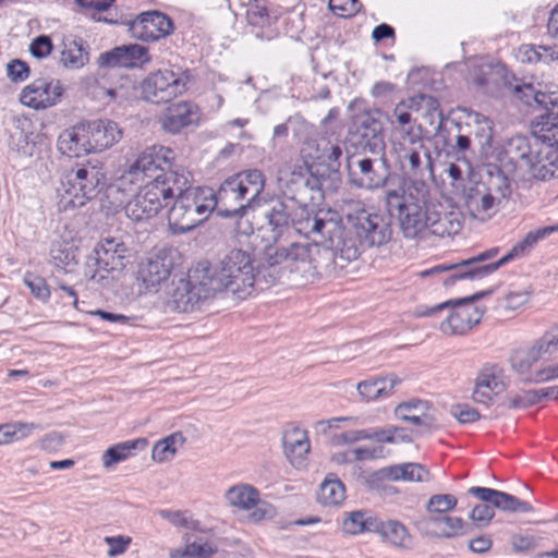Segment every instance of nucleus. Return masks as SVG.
<instances>
[{"mask_svg":"<svg viewBox=\"0 0 558 558\" xmlns=\"http://www.w3.org/2000/svg\"><path fill=\"white\" fill-rule=\"evenodd\" d=\"M223 500L232 512L244 514L253 523L270 520L276 513L274 506L263 500L259 490L247 483L228 487Z\"/></svg>","mask_w":558,"mask_h":558,"instance_id":"nucleus-15","label":"nucleus"},{"mask_svg":"<svg viewBox=\"0 0 558 558\" xmlns=\"http://www.w3.org/2000/svg\"><path fill=\"white\" fill-rule=\"evenodd\" d=\"M288 228V215L281 202H275L267 214V222L260 229V236L265 241V248L271 250V245L280 242Z\"/></svg>","mask_w":558,"mask_h":558,"instance_id":"nucleus-31","label":"nucleus"},{"mask_svg":"<svg viewBox=\"0 0 558 558\" xmlns=\"http://www.w3.org/2000/svg\"><path fill=\"white\" fill-rule=\"evenodd\" d=\"M100 180V171L90 165L70 172L56 192L58 210L71 213L85 206L96 194Z\"/></svg>","mask_w":558,"mask_h":558,"instance_id":"nucleus-9","label":"nucleus"},{"mask_svg":"<svg viewBox=\"0 0 558 558\" xmlns=\"http://www.w3.org/2000/svg\"><path fill=\"white\" fill-rule=\"evenodd\" d=\"M450 415L461 424L475 423L481 418L480 412L468 403H453L449 408Z\"/></svg>","mask_w":558,"mask_h":558,"instance_id":"nucleus-53","label":"nucleus"},{"mask_svg":"<svg viewBox=\"0 0 558 558\" xmlns=\"http://www.w3.org/2000/svg\"><path fill=\"white\" fill-rule=\"evenodd\" d=\"M174 189L143 184L124 205V216L133 225H145L156 218L166 204L174 197Z\"/></svg>","mask_w":558,"mask_h":558,"instance_id":"nucleus-13","label":"nucleus"},{"mask_svg":"<svg viewBox=\"0 0 558 558\" xmlns=\"http://www.w3.org/2000/svg\"><path fill=\"white\" fill-rule=\"evenodd\" d=\"M328 7L331 12L339 17L353 16L360 10V5L356 0H329Z\"/></svg>","mask_w":558,"mask_h":558,"instance_id":"nucleus-59","label":"nucleus"},{"mask_svg":"<svg viewBox=\"0 0 558 558\" xmlns=\"http://www.w3.org/2000/svg\"><path fill=\"white\" fill-rule=\"evenodd\" d=\"M499 264L482 265L480 259H469L457 265L448 267H434L418 272V277L424 279L428 276L440 274L445 270L450 271L446 284H453L457 280L481 279L497 269Z\"/></svg>","mask_w":558,"mask_h":558,"instance_id":"nucleus-27","label":"nucleus"},{"mask_svg":"<svg viewBox=\"0 0 558 558\" xmlns=\"http://www.w3.org/2000/svg\"><path fill=\"white\" fill-rule=\"evenodd\" d=\"M281 441L288 462L294 469L305 468L311 451L307 430L296 425L290 426L283 430Z\"/></svg>","mask_w":558,"mask_h":558,"instance_id":"nucleus-26","label":"nucleus"},{"mask_svg":"<svg viewBox=\"0 0 558 558\" xmlns=\"http://www.w3.org/2000/svg\"><path fill=\"white\" fill-rule=\"evenodd\" d=\"M282 260L291 262L295 265H306L311 263L308 247L306 245L291 244L289 247L279 246L274 250V263Z\"/></svg>","mask_w":558,"mask_h":558,"instance_id":"nucleus-47","label":"nucleus"},{"mask_svg":"<svg viewBox=\"0 0 558 558\" xmlns=\"http://www.w3.org/2000/svg\"><path fill=\"white\" fill-rule=\"evenodd\" d=\"M57 149L69 158H81L93 154L85 122L64 129L57 138Z\"/></svg>","mask_w":558,"mask_h":558,"instance_id":"nucleus-28","label":"nucleus"},{"mask_svg":"<svg viewBox=\"0 0 558 558\" xmlns=\"http://www.w3.org/2000/svg\"><path fill=\"white\" fill-rule=\"evenodd\" d=\"M39 134L33 131L31 123L19 125L9 137V148L21 158H32L38 153Z\"/></svg>","mask_w":558,"mask_h":558,"instance_id":"nucleus-35","label":"nucleus"},{"mask_svg":"<svg viewBox=\"0 0 558 558\" xmlns=\"http://www.w3.org/2000/svg\"><path fill=\"white\" fill-rule=\"evenodd\" d=\"M495 508H498L504 511H511V512H524L530 513L533 511V508L530 504L525 501H521L517 498H514L511 495H508L504 492H499L498 499L496 500V504L494 506Z\"/></svg>","mask_w":558,"mask_h":558,"instance_id":"nucleus-52","label":"nucleus"},{"mask_svg":"<svg viewBox=\"0 0 558 558\" xmlns=\"http://www.w3.org/2000/svg\"><path fill=\"white\" fill-rule=\"evenodd\" d=\"M495 191L486 182H475L465 192V205L472 218L478 221L490 219L497 211Z\"/></svg>","mask_w":558,"mask_h":558,"instance_id":"nucleus-25","label":"nucleus"},{"mask_svg":"<svg viewBox=\"0 0 558 558\" xmlns=\"http://www.w3.org/2000/svg\"><path fill=\"white\" fill-rule=\"evenodd\" d=\"M416 113L414 122H424L427 128L426 137L435 132L440 125V112L432 100H424L421 105L416 104Z\"/></svg>","mask_w":558,"mask_h":558,"instance_id":"nucleus-48","label":"nucleus"},{"mask_svg":"<svg viewBox=\"0 0 558 558\" xmlns=\"http://www.w3.org/2000/svg\"><path fill=\"white\" fill-rule=\"evenodd\" d=\"M197 108L187 101H179L167 108L162 119V128L168 132L175 133L197 122Z\"/></svg>","mask_w":558,"mask_h":558,"instance_id":"nucleus-33","label":"nucleus"},{"mask_svg":"<svg viewBox=\"0 0 558 558\" xmlns=\"http://www.w3.org/2000/svg\"><path fill=\"white\" fill-rule=\"evenodd\" d=\"M185 442L186 437L180 430L162 436L151 445L149 452L150 461L157 465L172 463L182 451Z\"/></svg>","mask_w":558,"mask_h":558,"instance_id":"nucleus-30","label":"nucleus"},{"mask_svg":"<svg viewBox=\"0 0 558 558\" xmlns=\"http://www.w3.org/2000/svg\"><path fill=\"white\" fill-rule=\"evenodd\" d=\"M54 50L53 41L48 35H38L29 40L27 52L36 61L50 59Z\"/></svg>","mask_w":558,"mask_h":558,"instance_id":"nucleus-50","label":"nucleus"},{"mask_svg":"<svg viewBox=\"0 0 558 558\" xmlns=\"http://www.w3.org/2000/svg\"><path fill=\"white\" fill-rule=\"evenodd\" d=\"M347 499V488L342 481L333 473L327 474L320 482L315 501L324 509L341 508Z\"/></svg>","mask_w":558,"mask_h":558,"instance_id":"nucleus-32","label":"nucleus"},{"mask_svg":"<svg viewBox=\"0 0 558 558\" xmlns=\"http://www.w3.org/2000/svg\"><path fill=\"white\" fill-rule=\"evenodd\" d=\"M93 154H99L122 138V130L114 121L108 119H95L85 121Z\"/></svg>","mask_w":558,"mask_h":558,"instance_id":"nucleus-29","label":"nucleus"},{"mask_svg":"<svg viewBox=\"0 0 558 558\" xmlns=\"http://www.w3.org/2000/svg\"><path fill=\"white\" fill-rule=\"evenodd\" d=\"M8 78L13 83L25 82L31 76L29 65L20 59H13L5 66Z\"/></svg>","mask_w":558,"mask_h":558,"instance_id":"nucleus-55","label":"nucleus"},{"mask_svg":"<svg viewBox=\"0 0 558 558\" xmlns=\"http://www.w3.org/2000/svg\"><path fill=\"white\" fill-rule=\"evenodd\" d=\"M427 128L424 122L415 125H407L401 128L402 141L411 145L420 144L426 137Z\"/></svg>","mask_w":558,"mask_h":558,"instance_id":"nucleus-61","label":"nucleus"},{"mask_svg":"<svg viewBox=\"0 0 558 558\" xmlns=\"http://www.w3.org/2000/svg\"><path fill=\"white\" fill-rule=\"evenodd\" d=\"M86 93L92 100L117 109L129 107L135 99V86L126 78L113 85H105L94 80L87 86Z\"/></svg>","mask_w":558,"mask_h":558,"instance_id":"nucleus-23","label":"nucleus"},{"mask_svg":"<svg viewBox=\"0 0 558 558\" xmlns=\"http://www.w3.org/2000/svg\"><path fill=\"white\" fill-rule=\"evenodd\" d=\"M530 298L531 289L529 287H513L504 295V310L507 312L520 311L529 303Z\"/></svg>","mask_w":558,"mask_h":558,"instance_id":"nucleus-49","label":"nucleus"},{"mask_svg":"<svg viewBox=\"0 0 558 558\" xmlns=\"http://www.w3.org/2000/svg\"><path fill=\"white\" fill-rule=\"evenodd\" d=\"M217 553L215 542L196 537L184 544L182 550L172 549L169 551V558H210Z\"/></svg>","mask_w":558,"mask_h":558,"instance_id":"nucleus-42","label":"nucleus"},{"mask_svg":"<svg viewBox=\"0 0 558 558\" xmlns=\"http://www.w3.org/2000/svg\"><path fill=\"white\" fill-rule=\"evenodd\" d=\"M349 421L350 418L344 416L319 420L314 423L313 430L317 435L325 436L329 434L331 430L338 429L341 425L347 424Z\"/></svg>","mask_w":558,"mask_h":558,"instance_id":"nucleus-62","label":"nucleus"},{"mask_svg":"<svg viewBox=\"0 0 558 558\" xmlns=\"http://www.w3.org/2000/svg\"><path fill=\"white\" fill-rule=\"evenodd\" d=\"M24 283L29 289L34 298L41 302H46L50 298V289L47 281L41 277H26Z\"/></svg>","mask_w":558,"mask_h":558,"instance_id":"nucleus-58","label":"nucleus"},{"mask_svg":"<svg viewBox=\"0 0 558 558\" xmlns=\"http://www.w3.org/2000/svg\"><path fill=\"white\" fill-rule=\"evenodd\" d=\"M397 214L399 230L408 241L422 242L432 236H452L461 228L458 211L418 194L402 195Z\"/></svg>","mask_w":558,"mask_h":558,"instance_id":"nucleus-2","label":"nucleus"},{"mask_svg":"<svg viewBox=\"0 0 558 558\" xmlns=\"http://www.w3.org/2000/svg\"><path fill=\"white\" fill-rule=\"evenodd\" d=\"M64 445V436L60 433H49L37 440V447L45 452H56Z\"/></svg>","mask_w":558,"mask_h":558,"instance_id":"nucleus-63","label":"nucleus"},{"mask_svg":"<svg viewBox=\"0 0 558 558\" xmlns=\"http://www.w3.org/2000/svg\"><path fill=\"white\" fill-rule=\"evenodd\" d=\"M299 231L314 244L330 248L347 260L356 259L355 245L347 241L345 229L329 217L307 216L299 221Z\"/></svg>","mask_w":558,"mask_h":558,"instance_id":"nucleus-12","label":"nucleus"},{"mask_svg":"<svg viewBox=\"0 0 558 558\" xmlns=\"http://www.w3.org/2000/svg\"><path fill=\"white\" fill-rule=\"evenodd\" d=\"M416 112V101L400 102L393 109V114L401 128L409 125L412 120V112Z\"/></svg>","mask_w":558,"mask_h":558,"instance_id":"nucleus-64","label":"nucleus"},{"mask_svg":"<svg viewBox=\"0 0 558 558\" xmlns=\"http://www.w3.org/2000/svg\"><path fill=\"white\" fill-rule=\"evenodd\" d=\"M264 185L265 180L259 171L238 173L220 185L216 195L217 205L221 206L226 215L235 213L244 206L245 202L253 201L258 196Z\"/></svg>","mask_w":558,"mask_h":558,"instance_id":"nucleus-14","label":"nucleus"},{"mask_svg":"<svg viewBox=\"0 0 558 558\" xmlns=\"http://www.w3.org/2000/svg\"><path fill=\"white\" fill-rule=\"evenodd\" d=\"M374 525V518L364 510L347 512L339 522L342 535L353 537L369 533Z\"/></svg>","mask_w":558,"mask_h":558,"instance_id":"nucleus-40","label":"nucleus"},{"mask_svg":"<svg viewBox=\"0 0 558 558\" xmlns=\"http://www.w3.org/2000/svg\"><path fill=\"white\" fill-rule=\"evenodd\" d=\"M510 368L527 384L558 379V339L535 343L510 356Z\"/></svg>","mask_w":558,"mask_h":558,"instance_id":"nucleus-7","label":"nucleus"},{"mask_svg":"<svg viewBox=\"0 0 558 558\" xmlns=\"http://www.w3.org/2000/svg\"><path fill=\"white\" fill-rule=\"evenodd\" d=\"M246 16L254 26H264L269 20L267 8L258 0H253L248 3Z\"/></svg>","mask_w":558,"mask_h":558,"instance_id":"nucleus-57","label":"nucleus"},{"mask_svg":"<svg viewBox=\"0 0 558 558\" xmlns=\"http://www.w3.org/2000/svg\"><path fill=\"white\" fill-rule=\"evenodd\" d=\"M185 89L186 80L184 74L171 68L153 71L140 83L142 99L154 105L169 102L182 95Z\"/></svg>","mask_w":558,"mask_h":558,"instance_id":"nucleus-16","label":"nucleus"},{"mask_svg":"<svg viewBox=\"0 0 558 558\" xmlns=\"http://www.w3.org/2000/svg\"><path fill=\"white\" fill-rule=\"evenodd\" d=\"M433 527V534L440 538H457L468 533L469 524L463 518L446 514L439 521H437Z\"/></svg>","mask_w":558,"mask_h":558,"instance_id":"nucleus-44","label":"nucleus"},{"mask_svg":"<svg viewBox=\"0 0 558 558\" xmlns=\"http://www.w3.org/2000/svg\"><path fill=\"white\" fill-rule=\"evenodd\" d=\"M150 63L148 49L130 44L114 47L108 51L100 53L96 59L99 69H141Z\"/></svg>","mask_w":558,"mask_h":558,"instance_id":"nucleus-21","label":"nucleus"},{"mask_svg":"<svg viewBox=\"0 0 558 558\" xmlns=\"http://www.w3.org/2000/svg\"><path fill=\"white\" fill-rule=\"evenodd\" d=\"M179 254L172 248H159L142 264L135 282L129 292L130 298L146 293H159L168 288V280L179 262Z\"/></svg>","mask_w":558,"mask_h":558,"instance_id":"nucleus-11","label":"nucleus"},{"mask_svg":"<svg viewBox=\"0 0 558 558\" xmlns=\"http://www.w3.org/2000/svg\"><path fill=\"white\" fill-rule=\"evenodd\" d=\"M515 97L527 106L535 105L539 109H558V93L543 90L539 86L523 83L514 87Z\"/></svg>","mask_w":558,"mask_h":558,"instance_id":"nucleus-34","label":"nucleus"},{"mask_svg":"<svg viewBox=\"0 0 558 558\" xmlns=\"http://www.w3.org/2000/svg\"><path fill=\"white\" fill-rule=\"evenodd\" d=\"M410 432L400 426L366 429H349L338 434L333 442L338 448L330 451L328 460L336 469L349 470L350 477L367 489H379L385 482L424 483L430 480L426 466L416 462L388 464L366 470L362 462L383 460L388 456L384 445H408Z\"/></svg>","mask_w":558,"mask_h":558,"instance_id":"nucleus-1","label":"nucleus"},{"mask_svg":"<svg viewBox=\"0 0 558 558\" xmlns=\"http://www.w3.org/2000/svg\"><path fill=\"white\" fill-rule=\"evenodd\" d=\"M89 62V46L84 38L75 34H65L60 38L57 50L59 68L64 71H81Z\"/></svg>","mask_w":558,"mask_h":558,"instance_id":"nucleus-24","label":"nucleus"},{"mask_svg":"<svg viewBox=\"0 0 558 558\" xmlns=\"http://www.w3.org/2000/svg\"><path fill=\"white\" fill-rule=\"evenodd\" d=\"M132 38L141 41H155L172 34L173 23L162 13L143 12L126 23Z\"/></svg>","mask_w":558,"mask_h":558,"instance_id":"nucleus-22","label":"nucleus"},{"mask_svg":"<svg viewBox=\"0 0 558 558\" xmlns=\"http://www.w3.org/2000/svg\"><path fill=\"white\" fill-rule=\"evenodd\" d=\"M195 266L187 272L186 278H181L171 288L168 286L162 292L167 301L174 308L181 312H187L202 300L213 294L207 280L203 279L199 283L194 281Z\"/></svg>","mask_w":558,"mask_h":558,"instance_id":"nucleus-20","label":"nucleus"},{"mask_svg":"<svg viewBox=\"0 0 558 558\" xmlns=\"http://www.w3.org/2000/svg\"><path fill=\"white\" fill-rule=\"evenodd\" d=\"M36 429L33 422L14 421L0 424V446L28 438Z\"/></svg>","mask_w":558,"mask_h":558,"instance_id":"nucleus-45","label":"nucleus"},{"mask_svg":"<svg viewBox=\"0 0 558 558\" xmlns=\"http://www.w3.org/2000/svg\"><path fill=\"white\" fill-rule=\"evenodd\" d=\"M174 162L173 151L165 146L154 145L140 153L136 160L130 168V172L146 180L145 184L169 186L178 190L187 185L191 175L184 171H170Z\"/></svg>","mask_w":558,"mask_h":558,"instance_id":"nucleus-8","label":"nucleus"},{"mask_svg":"<svg viewBox=\"0 0 558 558\" xmlns=\"http://www.w3.org/2000/svg\"><path fill=\"white\" fill-rule=\"evenodd\" d=\"M513 147L533 178L551 179L558 169V112L533 120L530 138H517Z\"/></svg>","mask_w":558,"mask_h":558,"instance_id":"nucleus-3","label":"nucleus"},{"mask_svg":"<svg viewBox=\"0 0 558 558\" xmlns=\"http://www.w3.org/2000/svg\"><path fill=\"white\" fill-rule=\"evenodd\" d=\"M128 250L123 242L116 239H105L97 251V262L108 271L123 268Z\"/></svg>","mask_w":558,"mask_h":558,"instance_id":"nucleus-39","label":"nucleus"},{"mask_svg":"<svg viewBox=\"0 0 558 558\" xmlns=\"http://www.w3.org/2000/svg\"><path fill=\"white\" fill-rule=\"evenodd\" d=\"M104 542L108 546L107 556L114 558L126 551L132 543V538L128 535L106 536Z\"/></svg>","mask_w":558,"mask_h":558,"instance_id":"nucleus-56","label":"nucleus"},{"mask_svg":"<svg viewBox=\"0 0 558 558\" xmlns=\"http://www.w3.org/2000/svg\"><path fill=\"white\" fill-rule=\"evenodd\" d=\"M478 296L480 294H476L453 302H445L432 308L430 313L450 307L449 315L439 324V331L445 336H461L477 325L484 313V308L474 303Z\"/></svg>","mask_w":558,"mask_h":558,"instance_id":"nucleus-17","label":"nucleus"},{"mask_svg":"<svg viewBox=\"0 0 558 558\" xmlns=\"http://www.w3.org/2000/svg\"><path fill=\"white\" fill-rule=\"evenodd\" d=\"M159 515L175 529L187 530L196 533H207L209 531L192 512L187 510H162L159 512Z\"/></svg>","mask_w":558,"mask_h":558,"instance_id":"nucleus-43","label":"nucleus"},{"mask_svg":"<svg viewBox=\"0 0 558 558\" xmlns=\"http://www.w3.org/2000/svg\"><path fill=\"white\" fill-rule=\"evenodd\" d=\"M510 378L498 366H487L476 376L471 392L474 403L484 408H496L508 404L513 408H523L541 400L537 391L530 390L521 396H509Z\"/></svg>","mask_w":558,"mask_h":558,"instance_id":"nucleus-6","label":"nucleus"},{"mask_svg":"<svg viewBox=\"0 0 558 558\" xmlns=\"http://www.w3.org/2000/svg\"><path fill=\"white\" fill-rule=\"evenodd\" d=\"M194 281L203 279L213 294L222 290L228 291L235 300L248 298L254 290L255 276L250 256L242 251H231L217 264L201 262L195 265Z\"/></svg>","mask_w":558,"mask_h":558,"instance_id":"nucleus-4","label":"nucleus"},{"mask_svg":"<svg viewBox=\"0 0 558 558\" xmlns=\"http://www.w3.org/2000/svg\"><path fill=\"white\" fill-rule=\"evenodd\" d=\"M458 507V498L448 493L430 495L424 505V520L430 526Z\"/></svg>","mask_w":558,"mask_h":558,"instance_id":"nucleus-37","label":"nucleus"},{"mask_svg":"<svg viewBox=\"0 0 558 558\" xmlns=\"http://www.w3.org/2000/svg\"><path fill=\"white\" fill-rule=\"evenodd\" d=\"M380 536L391 546L405 548L411 543L408 529L398 521H387L380 525Z\"/></svg>","mask_w":558,"mask_h":558,"instance_id":"nucleus-46","label":"nucleus"},{"mask_svg":"<svg viewBox=\"0 0 558 558\" xmlns=\"http://www.w3.org/2000/svg\"><path fill=\"white\" fill-rule=\"evenodd\" d=\"M174 201L166 214L168 229L173 234L189 232L205 222L217 206L215 192L209 187H178Z\"/></svg>","mask_w":558,"mask_h":558,"instance_id":"nucleus-5","label":"nucleus"},{"mask_svg":"<svg viewBox=\"0 0 558 558\" xmlns=\"http://www.w3.org/2000/svg\"><path fill=\"white\" fill-rule=\"evenodd\" d=\"M347 241L355 245L356 257L359 246L380 247L391 239V228L386 218L375 211L365 208H354L345 216Z\"/></svg>","mask_w":558,"mask_h":558,"instance_id":"nucleus-10","label":"nucleus"},{"mask_svg":"<svg viewBox=\"0 0 558 558\" xmlns=\"http://www.w3.org/2000/svg\"><path fill=\"white\" fill-rule=\"evenodd\" d=\"M65 85L57 77H40L25 85L19 94L21 106L44 111L58 106L65 96Z\"/></svg>","mask_w":558,"mask_h":558,"instance_id":"nucleus-18","label":"nucleus"},{"mask_svg":"<svg viewBox=\"0 0 558 558\" xmlns=\"http://www.w3.org/2000/svg\"><path fill=\"white\" fill-rule=\"evenodd\" d=\"M473 133L482 147L488 146L492 141V122L483 116L474 114Z\"/></svg>","mask_w":558,"mask_h":558,"instance_id":"nucleus-54","label":"nucleus"},{"mask_svg":"<svg viewBox=\"0 0 558 558\" xmlns=\"http://www.w3.org/2000/svg\"><path fill=\"white\" fill-rule=\"evenodd\" d=\"M393 416L397 420L420 425L432 417V410L426 402L408 400L398 403L393 408Z\"/></svg>","mask_w":558,"mask_h":558,"instance_id":"nucleus-41","label":"nucleus"},{"mask_svg":"<svg viewBox=\"0 0 558 558\" xmlns=\"http://www.w3.org/2000/svg\"><path fill=\"white\" fill-rule=\"evenodd\" d=\"M495 517L494 508L487 504L474 505L468 514L470 525L475 530L487 527Z\"/></svg>","mask_w":558,"mask_h":558,"instance_id":"nucleus-51","label":"nucleus"},{"mask_svg":"<svg viewBox=\"0 0 558 558\" xmlns=\"http://www.w3.org/2000/svg\"><path fill=\"white\" fill-rule=\"evenodd\" d=\"M82 247L80 230L71 225L58 228L49 245V256L57 268L66 269L78 262Z\"/></svg>","mask_w":558,"mask_h":558,"instance_id":"nucleus-19","label":"nucleus"},{"mask_svg":"<svg viewBox=\"0 0 558 558\" xmlns=\"http://www.w3.org/2000/svg\"><path fill=\"white\" fill-rule=\"evenodd\" d=\"M398 380L393 377H378L361 380L355 389L359 398L366 403L377 401L391 393Z\"/></svg>","mask_w":558,"mask_h":558,"instance_id":"nucleus-38","label":"nucleus"},{"mask_svg":"<svg viewBox=\"0 0 558 558\" xmlns=\"http://www.w3.org/2000/svg\"><path fill=\"white\" fill-rule=\"evenodd\" d=\"M92 19H97V14L108 10L114 0H73Z\"/></svg>","mask_w":558,"mask_h":558,"instance_id":"nucleus-60","label":"nucleus"},{"mask_svg":"<svg viewBox=\"0 0 558 558\" xmlns=\"http://www.w3.org/2000/svg\"><path fill=\"white\" fill-rule=\"evenodd\" d=\"M147 446V439L136 438L126 441L116 442L107 447L100 457V463L104 470H112L117 464L132 457L137 448Z\"/></svg>","mask_w":558,"mask_h":558,"instance_id":"nucleus-36","label":"nucleus"}]
</instances>
